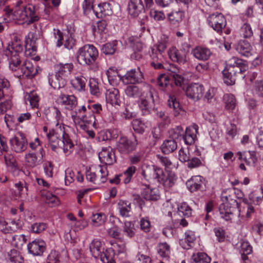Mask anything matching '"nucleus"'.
I'll return each instance as SVG.
<instances>
[{
	"mask_svg": "<svg viewBox=\"0 0 263 263\" xmlns=\"http://www.w3.org/2000/svg\"><path fill=\"white\" fill-rule=\"evenodd\" d=\"M237 155L238 156V159L243 161L247 165L254 164L257 161L255 151L238 152Z\"/></svg>",
	"mask_w": 263,
	"mask_h": 263,
	"instance_id": "c85d7f7f",
	"label": "nucleus"
},
{
	"mask_svg": "<svg viewBox=\"0 0 263 263\" xmlns=\"http://www.w3.org/2000/svg\"><path fill=\"white\" fill-rule=\"evenodd\" d=\"M106 99L112 105H119L120 103L119 90L116 88L109 89L106 93Z\"/></svg>",
	"mask_w": 263,
	"mask_h": 263,
	"instance_id": "c756f323",
	"label": "nucleus"
},
{
	"mask_svg": "<svg viewBox=\"0 0 263 263\" xmlns=\"http://www.w3.org/2000/svg\"><path fill=\"white\" fill-rule=\"evenodd\" d=\"M49 145L53 151H55L58 148L63 149L65 153L71 152L74 144L70 139L69 135L64 130V127L60 125L55 130L50 131L47 134Z\"/></svg>",
	"mask_w": 263,
	"mask_h": 263,
	"instance_id": "f03ea898",
	"label": "nucleus"
},
{
	"mask_svg": "<svg viewBox=\"0 0 263 263\" xmlns=\"http://www.w3.org/2000/svg\"><path fill=\"white\" fill-rule=\"evenodd\" d=\"M177 148V142L173 139L165 140L161 146L162 153L165 154H168L172 153L176 150Z\"/></svg>",
	"mask_w": 263,
	"mask_h": 263,
	"instance_id": "473e14b6",
	"label": "nucleus"
},
{
	"mask_svg": "<svg viewBox=\"0 0 263 263\" xmlns=\"http://www.w3.org/2000/svg\"><path fill=\"white\" fill-rule=\"evenodd\" d=\"M7 14L10 20L18 24L29 25L38 21L40 18L35 6L31 4L25 5L22 1H18L15 7Z\"/></svg>",
	"mask_w": 263,
	"mask_h": 263,
	"instance_id": "f257e3e1",
	"label": "nucleus"
},
{
	"mask_svg": "<svg viewBox=\"0 0 263 263\" xmlns=\"http://www.w3.org/2000/svg\"><path fill=\"white\" fill-rule=\"evenodd\" d=\"M225 103V107L227 110H233L236 105V100L234 95L232 94H226L223 96Z\"/></svg>",
	"mask_w": 263,
	"mask_h": 263,
	"instance_id": "a19ab883",
	"label": "nucleus"
},
{
	"mask_svg": "<svg viewBox=\"0 0 263 263\" xmlns=\"http://www.w3.org/2000/svg\"><path fill=\"white\" fill-rule=\"evenodd\" d=\"M198 129V126L196 124H194L186 128L182 139L186 145H191L195 142Z\"/></svg>",
	"mask_w": 263,
	"mask_h": 263,
	"instance_id": "393cba45",
	"label": "nucleus"
},
{
	"mask_svg": "<svg viewBox=\"0 0 263 263\" xmlns=\"http://www.w3.org/2000/svg\"><path fill=\"white\" fill-rule=\"evenodd\" d=\"M45 156V152L43 148H40L36 152L26 154L25 156V161L26 165L33 168L38 165Z\"/></svg>",
	"mask_w": 263,
	"mask_h": 263,
	"instance_id": "2eb2a0df",
	"label": "nucleus"
},
{
	"mask_svg": "<svg viewBox=\"0 0 263 263\" xmlns=\"http://www.w3.org/2000/svg\"><path fill=\"white\" fill-rule=\"evenodd\" d=\"M170 58L172 61L176 62L180 64H183L186 62V56L185 54H181L180 52L176 49H173L169 53Z\"/></svg>",
	"mask_w": 263,
	"mask_h": 263,
	"instance_id": "e433bc0d",
	"label": "nucleus"
},
{
	"mask_svg": "<svg viewBox=\"0 0 263 263\" xmlns=\"http://www.w3.org/2000/svg\"><path fill=\"white\" fill-rule=\"evenodd\" d=\"M86 81L85 77L78 76L71 79V84L73 88L78 91H82L85 89Z\"/></svg>",
	"mask_w": 263,
	"mask_h": 263,
	"instance_id": "c9c22d12",
	"label": "nucleus"
},
{
	"mask_svg": "<svg viewBox=\"0 0 263 263\" xmlns=\"http://www.w3.org/2000/svg\"><path fill=\"white\" fill-rule=\"evenodd\" d=\"M129 14L135 17L144 13V7L142 0H130L128 5Z\"/></svg>",
	"mask_w": 263,
	"mask_h": 263,
	"instance_id": "412c9836",
	"label": "nucleus"
},
{
	"mask_svg": "<svg viewBox=\"0 0 263 263\" xmlns=\"http://www.w3.org/2000/svg\"><path fill=\"white\" fill-rule=\"evenodd\" d=\"M190 159L189 150L188 148H181L179 151V159L182 162H187Z\"/></svg>",
	"mask_w": 263,
	"mask_h": 263,
	"instance_id": "338daca9",
	"label": "nucleus"
},
{
	"mask_svg": "<svg viewBox=\"0 0 263 263\" xmlns=\"http://www.w3.org/2000/svg\"><path fill=\"white\" fill-rule=\"evenodd\" d=\"M37 73L36 67H35L32 63L30 61L26 60L23 62L22 67L18 70V77L20 79L22 78L34 77Z\"/></svg>",
	"mask_w": 263,
	"mask_h": 263,
	"instance_id": "f3484780",
	"label": "nucleus"
},
{
	"mask_svg": "<svg viewBox=\"0 0 263 263\" xmlns=\"http://www.w3.org/2000/svg\"><path fill=\"white\" fill-rule=\"evenodd\" d=\"M147 89L141 94L140 102L139 106L144 115L150 113L151 109L155 101L154 94L156 91L150 85H148Z\"/></svg>",
	"mask_w": 263,
	"mask_h": 263,
	"instance_id": "423d86ee",
	"label": "nucleus"
},
{
	"mask_svg": "<svg viewBox=\"0 0 263 263\" xmlns=\"http://www.w3.org/2000/svg\"><path fill=\"white\" fill-rule=\"evenodd\" d=\"M167 104L170 108H173V114L175 117L179 115L183 116L185 114V110L180 107L179 102L177 101L176 98L174 96L170 95L169 96Z\"/></svg>",
	"mask_w": 263,
	"mask_h": 263,
	"instance_id": "cd10ccee",
	"label": "nucleus"
},
{
	"mask_svg": "<svg viewBox=\"0 0 263 263\" xmlns=\"http://www.w3.org/2000/svg\"><path fill=\"white\" fill-rule=\"evenodd\" d=\"M222 73L224 83L228 85H232L235 84L236 76L234 74L229 73L228 69L225 68L223 70Z\"/></svg>",
	"mask_w": 263,
	"mask_h": 263,
	"instance_id": "09e8293b",
	"label": "nucleus"
},
{
	"mask_svg": "<svg viewBox=\"0 0 263 263\" xmlns=\"http://www.w3.org/2000/svg\"><path fill=\"white\" fill-rule=\"evenodd\" d=\"M93 12L96 16L98 18L105 17L111 13L109 9V4L107 3H103L98 5L97 7L93 9Z\"/></svg>",
	"mask_w": 263,
	"mask_h": 263,
	"instance_id": "2f4dec72",
	"label": "nucleus"
},
{
	"mask_svg": "<svg viewBox=\"0 0 263 263\" xmlns=\"http://www.w3.org/2000/svg\"><path fill=\"white\" fill-rule=\"evenodd\" d=\"M44 171L45 175L51 178L53 176V165L50 161H46L43 164Z\"/></svg>",
	"mask_w": 263,
	"mask_h": 263,
	"instance_id": "e2e57ef3",
	"label": "nucleus"
},
{
	"mask_svg": "<svg viewBox=\"0 0 263 263\" xmlns=\"http://www.w3.org/2000/svg\"><path fill=\"white\" fill-rule=\"evenodd\" d=\"M134 225L130 221H126L124 223L123 231L126 233V235L129 237H132L135 235Z\"/></svg>",
	"mask_w": 263,
	"mask_h": 263,
	"instance_id": "052dcab7",
	"label": "nucleus"
},
{
	"mask_svg": "<svg viewBox=\"0 0 263 263\" xmlns=\"http://www.w3.org/2000/svg\"><path fill=\"white\" fill-rule=\"evenodd\" d=\"M123 80H127V83L132 84L139 83L143 81L144 78L143 73L139 67L132 69L128 71L123 76Z\"/></svg>",
	"mask_w": 263,
	"mask_h": 263,
	"instance_id": "aec40b11",
	"label": "nucleus"
},
{
	"mask_svg": "<svg viewBox=\"0 0 263 263\" xmlns=\"http://www.w3.org/2000/svg\"><path fill=\"white\" fill-rule=\"evenodd\" d=\"M240 204L236 200L231 199V202H223L219 208L221 217L228 221L231 219V216L234 212L237 209L239 212Z\"/></svg>",
	"mask_w": 263,
	"mask_h": 263,
	"instance_id": "f8f14e48",
	"label": "nucleus"
},
{
	"mask_svg": "<svg viewBox=\"0 0 263 263\" xmlns=\"http://www.w3.org/2000/svg\"><path fill=\"white\" fill-rule=\"evenodd\" d=\"M98 57L97 48L92 45L87 44L80 48L77 53V60L81 65H91Z\"/></svg>",
	"mask_w": 263,
	"mask_h": 263,
	"instance_id": "20e7f679",
	"label": "nucleus"
},
{
	"mask_svg": "<svg viewBox=\"0 0 263 263\" xmlns=\"http://www.w3.org/2000/svg\"><path fill=\"white\" fill-rule=\"evenodd\" d=\"M26 239L24 235H15L13 236L12 243L17 248H21L26 242Z\"/></svg>",
	"mask_w": 263,
	"mask_h": 263,
	"instance_id": "6e6d98bb",
	"label": "nucleus"
},
{
	"mask_svg": "<svg viewBox=\"0 0 263 263\" xmlns=\"http://www.w3.org/2000/svg\"><path fill=\"white\" fill-rule=\"evenodd\" d=\"M183 17V12L181 11L172 12L168 15V18L171 24L176 25L180 23Z\"/></svg>",
	"mask_w": 263,
	"mask_h": 263,
	"instance_id": "49530a36",
	"label": "nucleus"
},
{
	"mask_svg": "<svg viewBox=\"0 0 263 263\" xmlns=\"http://www.w3.org/2000/svg\"><path fill=\"white\" fill-rule=\"evenodd\" d=\"M191 263H210L211 258L204 252L194 253L191 258Z\"/></svg>",
	"mask_w": 263,
	"mask_h": 263,
	"instance_id": "f704fd0d",
	"label": "nucleus"
},
{
	"mask_svg": "<svg viewBox=\"0 0 263 263\" xmlns=\"http://www.w3.org/2000/svg\"><path fill=\"white\" fill-rule=\"evenodd\" d=\"M240 35L244 38H249L253 35V32L250 25L244 23L240 30Z\"/></svg>",
	"mask_w": 263,
	"mask_h": 263,
	"instance_id": "3c124183",
	"label": "nucleus"
},
{
	"mask_svg": "<svg viewBox=\"0 0 263 263\" xmlns=\"http://www.w3.org/2000/svg\"><path fill=\"white\" fill-rule=\"evenodd\" d=\"M157 251L160 256L167 259L170 253V246L166 242L159 243Z\"/></svg>",
	"mask_w": 263,
	"mask_h": 263,
	"instance_id": "de8ad7c7",
	"label": "nucleus"
},
{
	"mask_svg": "<svg viewBox=\"0 0 263 263\" xmlns=\"http://www.w3.org/2000/svg\"><path fill=\"white\" fill-rule=\"evenodd\" d=\"M42 196L45 198V202L48 204H51V206H55L59 204V199L57 196L50 192L42 194Z\"/></svg>",
	"mask_w": 263,
	"mask_h": 263,
	"instance_id": "8fccbe9b",
	"label": "nucleus"
},
{
	"mask_svg": "<svg viewBox=\"0 0 263 263\" xmlns=\"http://www.w3.org/2000/svg\"><path fill=\"white\" fill-rule=\"evenodd\" d=\"M117 42L113 41L111 43H107L103 45L102 47V51L105 55L113 54L117 49Z\"/></svg>",
	"mask_w": 263,
	"mask_h": 263,
	"instance_id": "79ce46f5",
	"label": "nucleus"
},
{
	"mask_svg": "<svg viewBox=\"0 0 263 263\" xmlns=\"http://www.w3.org/2000/svg\"><path fill=\"white\" fill-rule=\"evenodd\" d=\"M159 183H162L166 187H172L175 182V175L173 172H168L165 173L163 172V176H161Z\"/></svg>",
	"mask_w": 263,
	"mask_h": 263,
	"instance_id": "72a5a7b5",
	"label": "nucleus"
},
{
	"mask_svg": "<svg viewBox=\"0 0 263 263\" xmlns=\"http://www.w3.org/2000/svg\"><path fill=\"white\" fill-rule=\"evenodd\" d=\"M133 139H129L126 137L120 138L117 143V149L123 154H128L135 150L138 141L135 136L133 135Z\"/></svg>",
	"mask_w": 263,
	"mask_h": 263,
	"instance_id": "9b49d317",
	"label": "nucleus"
},
{
	"mask_svg": "<svg viewBox=\"0 0 263 263\" xmlns=\"http://www.w3.org/2000/svg\"><path fill=\"white\" fill-rule=\"evenodd\" d=\"M108 171L105 166L99 165L94 171H87L86 177L88 181L96 184H100L107 180Z\"/></svg>",
	"mask_w": 263,
	"mask_h": 263,
	"instance_id": "0eeeda50",
	"label": "nucleus"
},
{
	"mask_svg": "<svg viewBox=\"0 0 263 263\" xmlns=\"http://www.w3.org/2000/svg\"><path fill=\"white\" fill-rule=\"evenodd\" d=\"M23 46L20 44H13L11 46H9L4 51V54L7 57H9L10 55L16 54L21 55L22 54Z\"/></svg>",
	"mask_w": 263,
	"mask_h": 263,
	"instance_id": "58836bf2",
	"label": "nucleus"
},
{
	"mask_svg": "<svg viewBox=\"0 0 263 263\" xmlns=\"http://www.w3.org/2000/svg\"><path fill=\"white\" fill-rule=\"evenodd\" d=\"M125 93L130 98L138 97L141 93L139 88L134 85H128L125 89Z\"/></svg>",
	"mask_w": 263,
	"mask_h": 263,
	"instance_id": "a18cd8bd",
	"label": "nucleus"
},
{
	"mask_svg": "<svg viewBox=\"0 0 263 263\" xmlns=\"http://www.w3.org/2000/svg\"><path fill=\"white\" fill-rule=\"evenodd\" d=\"M203 86L201 84L194 83L190 84L186 88L187 97L196 100H198L203 96Z\"/></svg>",
	"mask_w": 263,
	"mask_h": 263,
	"instance_id": "4be33fe9",
	"label": "nucleus"
},
{
	"mask_svg": "<svg viewBox=\"0 0 263 263\" xmlns=\"http://www.w3.org/2000/svg\"><path fill=\"white\" fill-rule=\"evenodd\" d=\"M89 251L95 258L100 259L105 263H109L111 261V258L107 255L102 243L99 240L95 239L92 241L89 245Z\"/></svg>",
	"mask_w": 263,
	"mask_h": 263,
	"instance_id": "1a4fd4ad",
	"label": "nucleus"
},
{
	"mask_svg": "<svg viewBox=\"0 0 263 263\" xmlns=\"http://www.w3.org/2000/svg\"><path fill=\"white\" fill-rule=\"evenodd\" d=\"M186 185L191 192L205 190L204 179L201 176H193L186 181Z\"/></svg>",
	"mask_w": 263,
	"mask_h": 263,
	"instance_id": "a211bd4d",
	"label": "nucleus"
},
{
	"mask_svg": "<svg viewBox=\"0 0 263 263\" xmlns=\"http://www.w3.org/2000/svg\"><path fill=\"white\" fill-rule=\"evenodd\" d=\"M9 142L11 149L16 153H22L27 148V140L25 135L21 133H19L17 136L11 138Z\"/></svg>",
	"mask_w": 263,
	"mask_h": 263,
	"instance_id": "4468645a",
	"label": "nucleus"
},
{
	"mask_svg": "<svg viewBox=\"0 0 263 263\" xmlns=\"http://www.w3.org/2000/svg\"><path fill=\"white\" fill-rule=\"evenodd\" d=\"M89 85L90 93L92 95L97 96L100 92L98 83L94 79H90Z\"/></svg>",
	"mask_w": 263,
	"mask_h": 263,
	"instance_id": "0e129e2a",
	"label": "nucleus"
},
{
	"mask_svg": "<svg viewBox=\"0 0 263 263\" xmlns=\"http://www.w3.org/2000/svg\"><path fill=\"white\" fill-rule=\"evenodd\" d=\"M118 205L121 215L123 217H128L131 210L130 203L127 201L120 200Z\"/></svg>",
	"mask_w": 263,
	"mask_h": 263,
	"instance_id": "4c0bfd02",
	"label": "nucleus"
},
{
	"mask_svg": "<svg viewBox=\"0 0 263 263\" xmlns=\"http://www.w3.org/2000/svg\"><path fill=\"white\" fill-rule=\"evenodd\" d=\"M29 253L34 256H41L46 250V243L42 239H36L28 244Z\"/></svg>",
	"mask_w": 263,
	"mask_h": 263,
	"instance_id": "6ab92c4d",
	"label": "nucleus"
},
{
	"mask_svg": "<svg viewBox=\"0 0 263 263\" xmlns=\"http://www.w3.org/2000/svg\"><path fill=\"white\" fill-rule=\"evenodd\" d=\"M191 53L196 59L203 61L208 60L212 54L209 48L200 46L193 49Z\"/></svg>",
	"mask_w": 263,
	"mask_h": 263,
	"instance_id": "a878e982",
	"label": "nucleus"
},
{
	"mask_svg": "<svg viewBox=\"0 0 263 263\" xmlns=\"http://www.w3.org/2000/svg\"><path fill=\"white\" fill-rule=\"evenodd\" d=\"M105 219L106 216L104 214L97 213L92 215L91 221L94 226L98 227L103 224L105 222Z\"/></svg>",
	"mask_w": 263,
	"mask_h": 263,
	"instance_id": "5fc2aeb1",
	"label": "nucleus"
},
{
	"mask_svg": "<svg viewBox=\"0 0 263 263\" xmlns=\"http://www.w3.org/2000/svg\"><path fill=\"white\" fill-rule=\"evenodd\" d=\"M53 31L54 38L57 40L58 47H60L63 44L65 48L71 49L75 45L76 40L74 39L73 33L67 32V34L63 35L59 29H54Z\"/></svg>",
	"mask_w": 263,
	"mask_h": 263,
	"instance_id": "9d476101",
	"label": "nucleus"
},
{
	"mask_svg": "<svg viewBox=\"0 0 263 263\" xmlns=\"http://www.w3.org/2000/svg\"><path fill=\"white\" fill-rule=\"evenodd\" d=\"M235 49L242 55L249 57L251 55L252 46L247 41H240L236 45Z\"/></svg>",
	"mask_w": 263,
	"mask_h": 263,
	"instance_id": "7c9ffc66",
	"label": "nucleus"
},
{
	"mask_svg": "<svg viewBox=\"0 0 263 263\" xmlns=\"http://www.w3.org/2000/svg\"><path fill=\"white\" fill-rule=\"evenodd\" d=\"M8 258L12 263H23V257L16 250H11L7 253Z\"/></svg>",
	"mask_w": 263,
	"mask_h": 263,
	"instance_id": "ea45409f",
	"label": "nucleus"
},
{
	"mask_svg": "<svg viewBox=\"0 0 263 263\" xmlns=\"http://www.w3.org/2000/svg\"><path fill=\"white\" fill-rule=\"evenodd\" d=\"M163 170L155 165L146 166L142 169V175L147 181L156 180L159 182L161 176H163Z\"/></svg>",
	"mask_w": 263,
	"mask_h": 263,
	"instance_id": "ddd939ff",
	"label": "nucleus"
},
{
	"mask_svg": "<svg viewBox=\"0 0 263 263\" xmlns=\"http://www.w3.org/2000/svg\"><path fill=\"white\" fill-rule=\"evenodd\" d=\"M170 80L174 81L176 86H181L183 82L184 79L180 74L175 72L171 73L170 76L162 74L157 78V84L159 89L162 91H167Z\"/></svg>",
	"mask_w": 263,
	"mask_h": 263,
	"instance_id": "6e6552de",
	"label": "nucleus"
},
{
	"mask_svg": "<svg viewBox=\"0 0 263 263\" xmlns=\"http://www.w3.org/2000/svg\"><path fill=\"white\" fill-rule=\"evenodd\" d=\"M135 171L136 167L134 166H132L129 167L124 173V174L120 175L122 179L124 180V183L127 184L129 182L132 177L135 173Z\"/></svg>",
	"mask_w": 263,
	"mask_h": 263,
	"instance_id": "864d4df0",
	"label": "nucleus"
},
{
	"mask_svg": "<svg viewBox=\"0 0 263 263\" xmlns=\"http://www.w3.org/2000/svg\"><path fill=\"white\" fill-rule=\"evenodd\" d=\"M184 132L183 128L180 126H177L175 128L171 131L170 135L173 139H178L179 137L183 138Z\"/></svg>",
	"mask_w": 263,
	"mask_h": 263,
	"instance_id": "680f3d73",
	"label": "nucleus"
},
{
	"mask_svg": "<svg viewBox=\"0 0 263 263\" xmlns=\"http://www.w3.org/2000/svg\"><path fill=\"white\" fill-rule=\"evenodd\" d=\"M114 251L118 252L119 254L123 253L125 251V245L124 242L121 241L119 242H111Z\"/></svg>",
	"mask_w": 263,
	"mask_h": 263,
	"instance_id": "13d9d810",
	"label": "nucleus"
},
{
	"mask_svg": "<svg viewBox=\"0 0 263 263\" xmlns=\"http://www.w3.org/2000/svg\"><path fill=\"white\" fill-rule=\"evenodd\" d=\"M214 232L219 242L224 241L226 235L224 230L222 228L220 227L215 228L214 229Z\"/></svg>",
	"mask_w": 263,
	"mask_h": 263,
	"instance_id": "774afa93",
	"label": "nucleus"
},
{
	"mask_svg": "<svg viewBox=\"0 0 263 263\" xmlns=\"http://www.w3.org/2000/svg\"><path fill=\"white\" fill-rule=\"evenodd\" d=\"M133 127L135 132L142 134L144 132L146 126L140 119H136L133 122Z\"/></svg>",
	"mask_w": 263,
	"mask_h": 263,
	"instance_id": "603ef678",
	"label": "nucleus"
},
{
	"mask_svg": "<svg viewBox=\"0 0 263 263\" xmlns=\"http://www.w3.org/2000/svg\"><path fill=\"white\" fill-rule=\"evenodd\" d=\"M177 214L180 217H189L192 214V209L186 203H182L178 207Z\"/></svg>",
	"mask_w": 263,
	"mask_h": 263,
	"instance_id": "c03bdc74",
	"label": "nucleus"
},
{
	"mask_svg": "<svg viewBox=\"0 0 263 263\" xmlns=\"http://www.w3.org/2000/svg\"><path fill=\"white\" fill-rule=\"evenodd\" d=\"M185 241L187 242V246L183 247V248L185 249H189L191 247V243H193L195 240L196 237L192 231L185 232Z\"/></svg>",
	"mask_w": 263,
	"mask_h": 263,
	"instance_id": "bf43d9fd",
	"label": "nucleus"
},
{
	"mask_svg": "<svg viewBox=\"0 0 263 263\" xmlns=\"http://www.w3.org/2000/svg\"><path fill=\"white\" fill-rule=\"evenodd\" d=\"M145 187L142 189L141 195L136 194L133 195L134 201L142 209L145 205L143 200L156 201L160 198L158 190L157 188L151 189L148 184L145 185Z\"/></svg>",
	"mask_w": 263,
	"mask_h": 263,
	"instance_id": "39448f33",
	"label": "nucleus"
},
{
	"mask_svg": "<svg viewBox=\"0 0 263 263\" xmlns=\"http://www.w3.org/2000/svg\"><path fill=\"white\" fill-rule=\"evenodd\" d=\"M99 157L101 162L105 165H111L116 162L115 153L109 148L103 149L99 153Z\"/></svg>",
	"mask_w": 263,
	"mask_h": 263,
	"instance_id": "b1692460",
	"label": "nucleus"
},
{
	"mask_svg": "<svg viewBox=\"0 0 263 263\" xmlns=\"http://www.w3.org/2000/svg\"><path fill=\"white\" fill-rule=\"evenodd\" d=\"M57 102L69 110L73 109L77 105V98L73 95H61L58 98Z\"/></svg>",
	"mask_w": 263,
	"mask_h": 263,
	"instance_id": "5701e85b",
	"label": "nucleus"
},
{
	"mask_svg": "<svg viewBox=\"0 0 263 263\" xmlns=\"http://www.w3.org/2000/svg\"><path fill=\"white\" fill-rule=\"evenodd\" d=\"M21 227V223L20 221H15L12 220L9 225L6 226L5 228H1V231L4 234L11 233L12 232H16Z\"/></svg>",
	"mask_w": 263,
	"mask_h": 263,
	"instance_id": "37998d69",
	"label": "nucleus"
},
{
	"mask_svg": "<svg viewBox=\"0 0 263 263\" xmlns=\"http://www.w3.org/2000/svg\"><path fill=\"white\" fill-rule=\"evenodd\" d=\"M55 75H49L48 81L54 89L63 88L67 83V78L70 74L73 68L71 63H59L54 65Z\"/></svg>",
	"mask_w": 263,
	"mask_h": 263,
	"instance_id": "7ed1b4c3",
	"label": "nucleus"
},
{
	"mask_svg": "<svg viewBox=\"0 0 263 263\" xmlns=\"http://www.w3.org/2000/svg\"><path fill=\"white\" fill-rule=\"evenodd\" d=\"M46 224L45 223H34L31 227V230L35 233H40L46 229Z\"/></svg>",
	"mask_w": 263,
	"mask_h": 263,
	"instance_id": "69168bd1",
	"label": "nucleus"
},
{
	"mask_svg": "<svg viewBox=\"0 0 263 263\" xmlns=\"http://www.w3.org/2000/svg\"><path fill=\"white\" fill-rule=\"evenodd\" d=\"M244 63H245V61L234 57L228 61L226 68L229 69L237 66H240V65H242Z\"/></svg>",
	"mask_w": 263,
	"mask_h": 263,
	"instance_id": "4d7b16f0",
	"label": "nucleus"
},
{
	"mask_svg": "<svg viewBox=\"0 0 263 263\" xmlns=\"http://www.w3.org/2000/svg\"><path fill=\"white\" fill-rule=\"evenodd\" d=\"M15 54H16V52ZM8 58L10 69L15 72V76L18 77V70L22 67L23 64L21 55L17 54L10 55Z\"/></svg>",
	"mask_w": 263,
	"mask_h": 263,
	"instance_id": "bb28decb",
	"label": "nucleus"
},
{
	"mask_svg": "<svg viewBox=\"0 0 263 263\" xmlns=\"http://www.w3.org/2000/svg\"><path fill=\"white\" fill-rule=\"evenodd\" d=\"M208 22L209 25L217 32L222 31V29L226 26V20L221 13H215L210 15Z\"/></svg>",
	"mask_w": 263,
	"mask_h": 263,
	"instance_id": "dca6fc26",
	"label": "nucleus"
}]
</instances>
